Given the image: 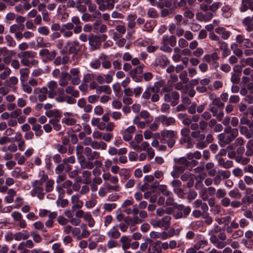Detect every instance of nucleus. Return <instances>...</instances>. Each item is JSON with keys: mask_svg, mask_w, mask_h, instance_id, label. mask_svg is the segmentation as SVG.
Returning a JSON list of instances; mask_svg holds the SVG:
<instances>
[{"mask_svg": "<svg viewBox=\"0 0 253 253\" xmlns=\"http://www.w3.org/2000/svg\"><path fill=\"white\" fill-rule=\"evenodd\" d=\"M160 135V140L161 143H166L169 148L174 147L177 139L176 131L165 129L161 131Z\"/></svg>", "mask_w": 253, "mask_h": 253, "instance_id": "1", "label": "nucleus"}, {"mask_svg": "<svg viewBox=\"0 0 253 253\" xmlns=\"http://www.w3.org/2000/svg\"><path fill=\"white\" fill-rule=\"evenodd\" d=\"M47 94L48 89L46 86L36 87L33 90V95L30 97V100L33 103L37 101L42 102L47 100Z\"/></svg>", "mask_w": 253, "mask_h": 253, "instance_id": "2", "label": "nucleus"}, {"mask_svg": "<svg viewBox=\"0 0 253 253\" xmlns=\"http://www.w3.org/2000/svg\"><path fill=\"white\" fill-rule=\"evenodd\" d=\"M102 177L104 180H109L111 183L114 184V185H111L107 182H104V188L107 192H119L120 190L121 187L118 184L119 179L117 176H113L110 173H105L103 174Z\"/></svg>", "mask_w": 253, "mask_h": 253, "instance_id": "3", "label": "nucleus"}, {"mask_svg": "<svg viewBox=\"0 0 253 253\" xmlns=\"http://www.w3.org/2000/svg\"><path fill=\"white\" fill-rule=\"evenodd\" d=\"M191 136L196 141V146L197 148L202 149L206 147L205 143L206 135L205 134L202 133L201 131H195L191 132Z\"/></svg>", "mask_w": 253, "mask_h": 253, "instance_id": "4", "label": "nucleus"}, {"mask_svg": "<svg viewBox=\"0 0 253 253\" xmlns=\"http://www.w3.org/2000/svg\"><path fill=\"white\" fill-rule=\"evenodd\" d=\"M171 219L170 216L166 215L160 219L153 220L151 221V224L154 227L163 228L165 230H168L170 226Z\"/></svg>", "mask_w": 253, "mask_h": 253, "instance_id": "5", "label": "nucleus"}, {"mask_svg": "<svg viewBox=\"0 0 253 253\" xmlns=\"http://www.w3.org/2000/svg\"><path fill=\"white\" fill-rule=\"evenodd\" d=\"M95 1L98 5V9L103 11L113 9L115 6V3L118 2V0H96Z\"/></svg>", "mask_w": 253, "mask_h": 253, "instance_id": "6", "label": "nucleus"}, {"mask_svg": "<svg viewBox=\"0 0 253 253\" xmlns=\"http://www.w3.org/2000/svg\"><path fill=\"white\" fill-rule=\"evenodd\" d=\"M36 55L37 53L31 50L21 52L17 54L18 57L21 59V63L25 66H29L30 60L34 58Z\"/></svg>", "mask_w": 253, "mask_h": 253, "instance_id": "7", "label": "nucleus"}, {"mask_svg": "<svg viewBox=\"0 0 253 253\" xmlns=\"http://www.w3.org/2000/svg\"><path fill=\"white\" fill-rule=\"evenodd\" d=\"M155 120L165 126L174 125L175 123V120L174 118L168 117L165 115H161L156 117Z\"/></svg>", "mask_w": 253, "mask_h": 253, "instance_id": "8", "label": "nucleus"}, {"mask_svg": "<svg viewBox=\"0 0 253 253\" xmlns=\"http://www.w3.org/2000/svg\"><path fill=\"white\" fill-rule=\"evenodd\" d=\"M237 136H233L231 134H227L221 133L218 135L217 138L219 141V144L221 146H224L226 145L229 144Z\"/></svg>", "mask_w": 253, "mask_h": 253, "instance_id": "9", "label": "nucleus"}, {"mask_svg": "<svg viewBox=\"0 0 253 253\" xmlns=\"http://www.w3.org/2000/svg\"><path fill=\"white\" fill-rule=\"evenodd\" d=\"M42 185L41 182L34 181L32 184L34 188L31 192L33 196H37L41 200L44 197V190Z\"/></svg>", "mask_w": 253, "mask_h": 253, "instance_id": "10", "label": "nucleus"}, {"mask_svg": "<svg viewBox=\"0 0 253 253\" xmlns=\"http://www.w3.org/2000/svg\"><path fill=\"white\" fill-rule=\"evenodd\" d=\"M139 151H145L148 155L149 160H151L155 156L153 149L150 147V144L146 141H143L139 145Z\"/></svg>", "mask_w": 253, "mask_h": 253, "instance_id": "11", "label": "nucleus"}, {"mask_svg": "<svg viewBox=\"0 0 253 253\" xmlns=\"http://www.w3.org/2000/svg\"><path fill=\"white\" fill-rule=\"evenodd\" d=\"M135 130V127L133 126H130L126 129L122 130L121 134L123 136V139L126 141L131 140L132 138V134L134 133Z\"/></svg>", "mask_w": 253, "mask_h": 253, "instance_id": "12", "label": "nucleus"}, {"mask_svg": "<svg viewBox=\"0 0 253 253\" xmlns=\"http://www.w3.org/2000/svg\"><path fill=\"white\" fill-rule=\"evenodd\" d=\"M12 50H8L6 47L0 48V56H3V61L5 64H9L11 61V57L13 55Z\"/></svg>", "mask_w": 253, "mask_h": 253, "instance_id": "13", "label": "nucleus"}, {"mask_svg": "<svg viewBox=\"0 0 253 253\" xmlns=\"http://www.w3.org/2000/svg\"><path fill=\"white\" fill-rule=\"evenodd\" d=\"M78 159L81 169H91L94 168L93 163L87 159L86 160L84 156H80Z\"/></svg>", "mask_w": 253, "mask_h": 253, "instance_id": "14", "label": "nucleus"}, {"mask_svg": "<svg viewBox=\"0 0 253 253\" xmlns=\"http://www.w3.org/2000/svg\"><path fill=\"white\" fill-rule=\"evenodd\" d=\"M71 79V75L65 71L61 72L59 76L58 84L60 87H65L69 84V81Z\"/></svg>", "mask_w": 253, "mask_h": 253, "instance_id": "15", "label": "nucleus"}, {"mask_svg": "<svg viewBox=\"0 0 253 253\" xmlns=\"http://www.w3.org/2000/svg\"><path fill=\"white\" fill-rule=\"evenodd\" d=\"M71 201L73 205L72 207L73 211H75L76 209H80L83 206L84 203L80 199V195L79 194L73 195L71 198Z\"/></svg>", "mask_w": 253, "mask_h": 253, "instance_id": "16", "label": "nucleus"}, {"mask_svg": "<svg viewBox=\"0 0 253 253\" xmlns=\"http://www.w3.org/2000/svg\"><path fill=\"white\" fill-rule=\"evenodd\" d=\"M131 238L129 236L123 235L119 239V244L123 250L128 249L131 247Z\"/></svg>", "mask_w": 253, "mask_h": 253, "instance_id": "17", "label": "nucleus"}, {"mask_svg": "<svg viewBox=\"0 0 253 253\" xmlns=\"http://www.w3.org/2000/svg\"><path fill=\"white\" fill-rule=\"evenodd\" d=\"M67 45L69 46L68 53L70 54H76L81 49V45L78 41L69 42Z\"/></svg>", "mask_w": 253, "mask_h": 253, "instance_id": "18", "label": "nucleus"}, {"mask_svg": "<svg viewBox=\"0 0 253 253\" xmlns=\"http://www.w3.org/2000/svg\"><path fill=\"white\" fill-rule=\"evenodd\" d=\"M174 165L178 166L186 169L188 168L189 161L185 157L174 158L173 159Z\"/></svg>", "mask_w": 253, "mask_h": 253, "instance_id": "19", "label": "nucleus"}, {"mask_svg": "<svg viewBox=\"0 0 253 253\" xmlns=\"http://www.w3.org/2000/svg\"><path fill=\"white\" fill-rule=\"evenodd\" d=\"M160 247V241H157L150 244L148 248V253H162Z\"/></svg>", "mask_w": 253, "mask_h": 253, "instance_id": "20", "label": "nucleus"}, {"mask_svg": "<svg viewBox=\"0 0 253 253\" xmlns=\"http://www.w3.org/2000/svg\"><path fill=\"white\" fill-rule=\"evenodd\" d=\"M93 32L96 33H104L107 30V26L101 24L100 21H97L93 24Z\"/></svg>", "mask_w": 253, "mask_h": 253, "instance_id": "21", "label": "nucleus"}, {"mask_svg": "<svg viewBox=\"0 0 253 253\" xmlns=\"http://www.w3.org/2000/svg\"><path fill=\"white\" fill-rule=\"evenodd\" d=\"M162 43L164 45L169 44L172 47L174 46L176 43V37L173 35L170 36L164 35L162 38Z\"/></svg>", "mask_w": 253, "mask_h": 253, "instance_id": "22", "label": "nucleus"}, {"mask_svg": "<svg viewBox=\"0 0 253 253\" xmlns=\"http://www.w3.org/2000/svg\"><path fill=\"white\" fill-rule=\"evenodd\" d=\"M219 59V56L216 52H213L211 54H206L203 58V60L208 63L215 64Z\"/></svg>", "mask_w": 253, "mask_h": 253, "instance_id": "23", "label": "nucleus"}, {"mask_svg": "<svg viewBox=\"0 0 253 253\" xmlns=\"http://www.w3.org/2000/svg\"><path fill=\"white\" fill-rule=\"evenodd\" d=\"M243 25L246 27L248 32L253 31V15L252 17H247L242 21Z\"/></svg>", "mask_w": 253, "mask_h": 253, "instance_id": "24", "label": "nucleus"}, {"mask_svg": "<svg viewBox=\"0 0 253 253\" xmlns=\"http://www.w3.org/2000/svg\"><path fill=\"white\" fill-rule=\"evenodd\" d=\"M107 235L111 239H117L121 237V233L116 226H113L107 233Z\"/></svg>", "mask_w": 253, "mask_h": 253, "instance_id": "25", "label": "nucleus"}, {"mask_svg": "<svg viewBox=\"0 0 253 253\" xmlns=\"http://www.w3.org/2000/svg\"><path fill=\"white\" fill-rule=\"evenodd\" d=\"M185 169L182 168L174 165L170 174L173 178H177L179 177L180 175L185 171Z\"/></svg>", "mask_w": 253, "mask_h": 253, "instance_id": "26", "label": "nucleus"}, {"mask_svg": "<svg viewBox=\"0 0 253 253\" xmlns=\"http://www.w3.org/2000/svg\"><path fill=\"white\" fill-rule=\"evenodd\" d=\"M215 32L221 36V37L224 40H227L230 36V32L227 31L223 27H218L215 29Z\"/></svg>", "mask_w": 253, "mask_h": 253, "instance_id": "27", "label": "nucleus"}, {"mask_svg": "<svg viewBox=\"0 0 253 253\" xmlns=\"http://www.w3.org/2000/svg\"><path fill=\"white\" fill-rule=\"evenodd\" d=\"M100 59L101 60L102 67L106 69H109L111 67V63L108 60V56L104 54L100 55Z\"/></svg>", "mask_w": 253, "mask_h": 253, "instance_id": "28", "label": "nucleus"}, {"mask_svg": "<svg viewBox=\"0 0 253 253\" xmlns=\"http://www.w3.org/2000/svg\"><path fill=\"white\" fill-rule=\"evenodd\" d=\"M99 37L97 36L92 35L91 37H89V44L90 45L94 47V49H97L99 47L100 43L98 42Z\"/></svg>", "mask_w": 253, "mask_h": 253, "instance_id": "29", "label": "nucleus"}, {"mask_svg": "<svg viewBox=\"0 0 253 253\" xmlns=\"http://www.w3.org/2000/svg\"><path fill=\"white\" fill-rule=\"evenodd\" d=\"M90 146L94 149L105 150L107 148V144L103 141L97 142L93 141Z\"/></svg>", "mask_w": 253, "mask_h": 253, "instance_id": "30", "label": "nucleus"}, {"mask_svg": "<svg viewBox=\"0 0 253 253\" xmlns=\"http://www.w3.org/2000/svg\"><path fill=\"white\" fill-rule=\"evenodd\" d=\"M65 91L67 94H70L74 97H79L80 96L79 91L75 90V87L72 85L66 86Z\"/></svg>", "mask_w": 253, "mask_h": 253, "instance_id": "31", "label": "nucleus"}, {"mask_svg": "<svg viewBox=\"0 0 253 253\" xmlns=\"http://www.w3.org/2000/svg\"><path fill=\"white\" fill-rule=\"evenodd\" d=\"M29 73L30 70L28 68H22L20 70V80L21 83L25 82L27 81Z\"/></svg>", "mask_w": 253, "mask_h": 253, "instance_id": "32", "label": "nucleus"}, {"mask_svg": "<svg viewBox=\"0 0 253 253\" xmlns=\"http://www.w3.org/2000/svg\"><path fill=\"white\" fill-rule=\"evenodd\" d=\"M101 93H104L109 95L111 94L112 93V89L110 86L108 85H99L96 93L100 94Z\"/></svg>", "mask_w": 253, "mask_h": 253, "instance_id": "33", "label": "nucleus"}, {"mask_svg": "<svg viewBox=\"0 0 253 253\" xmlns=\"http://www.w3.org/2000/svg\"><path fill=\"white\" fill-rule=\"evenodd\" d=\"M83 176V183L85 184H88L91 182V172L87 170H85L82 172Z\"/></svg>", "mask_w": 253, "mask_h": 253, "instance_id": "34", "label": "nucleus"}, {"mask_svg": "<svg viewBox=\"0 0 253 253\" xmlns=\"http://www.w3.org/2000/svg\"><path fill=\"white\" fill-rule=\"evenodd\" d=\"M30 235L27 230H24L22 232H17L15 234V240L20 241L22 239L26 240L29 238Z\"/></svg>", "mask_w": 253, "mask_h": 253, "instance_id": "35", "label": "nucleus"}, {"mask_svg": "<svg viewBox=\"0 0 253 253\" xmlns=\"http://www.w3.org/2000/svg\"><path fill=\"white\" fill-rule=\"evenodd\" d=\"M240 133L246 136L247 138L253 137V132L250 131L246 126H239Z\"/></svg>", "mask_w": 253, "mask_h": 253, "instance_id": "36", "label": "nucleus"}, {"mask_svg": "<svg viewBox=\"0 0 253 253\" xmlns=\"http://www.w3.org/2000/svg\"><path fill=\"white\" fill-rule=\"evenodd\" d=\"M84 220L88 222V226L89 227H93L95 224V221L92 218L91 213L89 212H86L84 217Z\"/></svg>", "mask_w": 253, "mask_h": 253, "instance_id": "37", "label": "nucleus"}, {"mask_svg": "<svg viewBox=\"0 0 253 253\" xmlns=\"http://www.w3.org/2000/svg\"><path fill=\"white\" fill-rule=\"evenodd\" d=\"M235 161L242 165H246L250 162V159L248 157H244L242 155H237L235 159Z\"/></svg>", "mask_w": 253, "mask_h": 253, "instance_id": "38", "label": "nucleus"}, {"mask_svg": "<svg viewBox=\"0 0 253 253\" xmlns=\"http://www.w3.org/2000/svg\"><path fill=\"white\" fill-rule=\"evenodd\" d=\"M222 11L223 16L226 18H228L231 16L232 13L231 7L229 5H225L222 7Z\"/></svg>", "mask_w": 253, "mask_h": 253, "instance_id": "39", "label": "nucleus"}, {"mask_svg": "<svg viewBox=\"0 0 253 253\" xmlns=\"http://www.w3.org/2000/svg\"><path fill=\"white\" fill-rule=\"evenodd\" d=\"M223 133L237 136L238 135V130L237 128H232L230 126H228L224 129Z\"/></svg>", "mask_w": 253, "mask_h": 253, "instance_id": "40", "label": "nucleus"}, {"mask_svg": "<svg viewBox=\"0 0 253 253\" xmlns=\"http://www.w3.org/2000/svg\"><path fill=\"white\" fill-rule=\"evenodd\" d=\"M120 247V245L118 242V241L114 240L113 239H110V240H109L107 243V247L110 250L118 248Z\"/></svg>", "mask_w": 253, "mask_h": 253, "instance_id": "41", "label": "nucleus"}, {"mask_svg": "<svg viewBox=\"0 0 253 253\" xmlns=\"http://www.w3.org/2000/svg\"><path fill=\"white\" fill-rule=\"evenodd\" d=\"M52 250L53 251V253H64V250L61 247V245L60 243H54L52 246Z\"/></svg>", "mask_w": 253, "mask_h": 253, "instance_id": "42", "label": "nucleus"}, {"mask_svg": "<svg viewBox=\"0 0 253 253\" xmlns=\"http://www.w3.org/2000/svg\"><path fill=\"white\" fill-rule=\"evenodd\" d=\"M95 80V74L94 73H87L84 75L83 82L85 83L91 82Z\"/></svg>", "mask_w": 253, "mask_h": 253, "instance_id": "43", "label": "nucleus"}, {"mask_svg": "<svg viewBox=\"0 0 253 253\" xmlns=\"http://www.w3.org/2000/svg\"><path fill=\"white\" fill-rule=\"evenodd\" d=\"M171 99L173 101L171 102V105L172 106L176 105L178 103V100L179 98V93L177 91H173L171 93Z\"/></svg>", "mask_w": 253, "mask_h": 253, "instance_id": "44", "label": "nucleus"}, {"mask_svg": "<svg viewBox=\"0 0 253 253\" xmlns=\"http://www.w3.org/2000/svg\"><path fill=\"white\" fill-rule=\"evenodd\" d=\"M155 26V24L153 21H147L145 23L144 26V30L148 32H151L153 30Z\"/></svg>", "mask_w": 253, "mask_h": 253, "instance_id": "45", "label": "nucleus"}, {"mask_svg": "<svg viewBox=\"0 0 253 253\" xmlns=\"http://www.w3.org/2000/svg\"><path fill=\"white\" fill-rule=\"evenodd\" d=\"M144 65L137 66L136 68L130 71L129 75H139L143 73Z\"/></svg>", "mask_w": 253, "mask_h": 253, "instance_id": "46", "label": "nucleus"}, {"mask_svg": "<svg viewBox=\"0 0 253 253\" xmlns=\"http://www.w3.org/2000/svg\"><path fill=\"white\" fill-rule=\"evenodd\" d=\"M147 15L149 17L156 18L158 17L159 14L155 8L151 7L149 8L148 10Z\"/></svg>", "mask_w": 253, "mask_h": 253, "instance_id": "47", "label": "nucleus"}, {"mask_svg": "<svg viewBox=\"0 0 253 253\" xmlns=\"http://www.w3.org/2000/svg\"><path fill=\"white\" fill-rule=\"evenodd\" d=\"M136 19V16L133 15H129L127 17V20L128 21L127 26L128 28L130 29H132L135 26V20Z\"/></svg>", "mask_w": 253, "mask_h": 253, "instance_id": "48", "label": "nucleus"}, {"mask_svg": "<svg viewBox=\"0 0 253 253\" xmlns=\"http://www.w3.org/2000/svg\"><path fill=\"white\" fill-rule=\"evenodd\" d=\"M241 62L242 63V66L243 67L248 65L253 68V58L252 57H248L246 59L243 58L241 60Z\"/></svg>", "mask_w": 253, "mask_h": 253, "instance_id": "49", "label": "nucleus"}, {"mask_svg": "<svg viewBox=\"0 0 253 253\" xmlns=\"http://www.w3.org/2000/svg\"><path fill=\"white\" fill-rule=\"evenodd\" d=\"M101 65V60L100 56L98 59L94 60L90 63V67L93 69H98Z\"/></svg>", "mask_w": 253, "mask_h": 253, "instance_id": "50", "label": "nucleus"}, {"mask_svg": "<svg viewBox=\"0 0 253 253\" xmlns=\"http://www.w3.org/2000/svg\"><path fill=\"white\" fill-rule=\"evenodd\" d=\"M208 244V242L205 240H201L197 242L194 246L193 249H195V251L198 250L201 248L203 249Z\"/></svg>", "mask_w": 253, "mask_h": 253, "instance_id": "51", "label": "nucleus"}, {"mask_svg": "<svg viewBox=\"0 0 253 253\" xmlns=\"http://www.w3.org/2000/svg\"><path fill=\"white\" fill-rule=\"evenodd\" d=\"M158 190L165 196H169L170 194V192L168 190V187L165 185H160Z\"/></svg>", "mask_w": 253, "mask_h": 253, "instance_id": "52", "label": "nucleus"}, {"mask_svg": "<svg viewBox=\"0 0 253 253\" xmlns=\"http://www.w3.org/2000/svg\"><path fill=\"white\" fill-rule=\"evenodd\" d=\"M21 85L24 92H26L28 94H30L32 93L33 90L32 88L28 83H21Z\"/></svg>", "mask_w": 253, "mask_h": 253, "instance_id": "53", "label": "nucleus"}, {"mask_svg": "<svg viewBox=\"0 0 253 253\" xmlns=\"http://www.w3.org/2000/svg\"><path fill=\"white\" fill-rule=\"evenodd\" d=\"M228 194L230 197L234 198H240L241 197V194L239 192L238 189H234L231 190Z\"/></svg>", "mask_w": 253, "mask_h": 253, "instance_id": "54", "label": "nucleus"}, {"mask_svg": "<svg viewBox=\"0 0 253 253\" xmlns=\"http://www.w3.org/2000/svg\"><path fill=\"white\" fill-rule=\"evenodd\" d=\"M250 0H242V4L240 7V10L242 12H245L247 10L250 5Z\"/></svg>", "mask_w": 253, "mask_h": 253, "instance_id": "55", "label": "nucleus"}, {"mask_svg": "<svg viewBox=\"0 0 253 253\" xmlns=\"http://www.w3.org/2000/svg\"><path fill=\"white\" fill-rule=\"evenodd\" d=\"M76 120L74 118L65 117L62 119V123L68 126L73 125L76 124Z\"/></svg>", "mask_w": 253, "mask_h": 253, "instance_id": "56", "label": "nucleus"}, {"mask_svg": "<svg viewBox=\"0 0 253 253\" xmlns=\"http://www.w3.org/2000/svg\"><path fill=\"white\" fill-rule=\"evenodd\" d=\"M69 201L66 199H58L56 201V204L58 206H60L62 208H65L68 206Z\"/></svg>", "mask_w": 253, "mask_h": 253, "instance_id": "57", "label": "nucleus"}, {"mask_svg": "<svg viewBox=\"0 0 253 253\" xmlns=\"http://www.w3.org/2000/svg\"><path fill=\"white\" fill-rule=\"evenodd\" d=\"M212 104L219 108H223L224 106V104L221 102L220 98L218 97H215L212 99Z\"/></svg>", "mask_w": 253, "mask_h": 253, "instance_id": "58", "label": "nucleus"}, {"mask_svg": "<svg viewBox=\"0 0 253 253\" xmlns=\"http://www.w3.org/2000/svg\"><path fill=\"white\" fill-rule=\"evenodd\" d=\"M5 40L7 42V44L9 46H15L16 45V42L13 39V38L10 35H6L5 36Z\"/></svg>", "mask_w": 253, "mask_h": 253, "instance_id": "59", "label": "nucleus"}, {"mask_svg": "<svg viewBox=\"0 0 253 253\" xmlns=\"http://www.w3.org/2000/svg\"><path fill=\"white\" fill-rule=\"evenodd\" d=\"M226 195V191L223 189H218L215 193V196L217 199L223 198Z\"/></svg>", "mask_w": 253, "mask_h": 253, "instance_id": "60", "label": "nucleus"}, {"mask_svg": "<svg viewBox=\"0 0 253 253\" xmlns=\"http://www.w3.org/2000/svg\"><path fill=\"white\" fill-rule=\"evenodd\" d=\"M180 79L184 84H187L189 80L187 77V73L186 71H182L179 76Z\"/></svg>", "mask_w": 253, "mask_h": 253, "instance_id": "61", "label": "nucleus"}, {"mask_svg": "<svg viewBox=\"0 0 253 253\" xmlns=\"http://www.w3.org/2000/svg\"><path fill=\"white\" fill-rule=\"evenodd\" d=\"M58 86L57 83L55 81H50L47 83V88L48 90H55Z\"/></svg>", "mask_w": 253, "mask_h": 253, "instance_id": "62", "label": "nucleus"}, {"mask_svg": "<svg viewBox=\"0 0 253 253\" xmlns=\"http://www.w3.org/2000/svg\"><path fill=\"white\" fill-rule=\"evenodd\" d=\"M38 31L42 35L47 36L49 34L48 28L45 26L40 27L38 28Z\"/></svg>", "mask_w": 253, "mask_h": 253, "instance_id": "63", "label": "nucleus"}, {"mask_svg": "<svg viewBox=\"0 0 253 253\" xmlns=\"http://www.w3.org/2000/svg\"><path fill=\"white\" fill-rule=\"evenodd\" d=\"M22 114V110L20 109H16L10 113L11 118L16 119Z\"/></svg>", "mask_w": 253, "mask_h": 253, "instance_id": "64", "label": "nucleus"}]
</instances>
